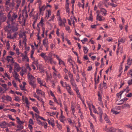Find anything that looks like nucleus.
I'll return each instance as SVG.
<instances>
[{
    "instance_id": "obj_1",
    "label": "nucleus",
    "mask_w": 132,
    "mask_h": 132,
    "mask_svg": "<svg viewBox=\"0 0 132 132\" xmlns=\"http://www.w3.org/2000/svg\"><path fill=\"white\" fill-rule=\"evenodd\" d=\"M21 14L17 11H13L11 13H8L7 23L11 24L15 23V22H18L21 20Z\"/></svg>"
},
{
    "instance_id": "obj_2",
    "label": "nucleus",
    "mask_w": 132,
    "mask_h": 132,
    "mask_svg": "<svg viewBox=\"0 0 132 132\" xmlns=\"http://www.w3.org/2000/svg\"><path fill=\"white\" fill-rule=\"evenodd\" d=\"M49 54L50 55V56H47L46 55L45 53L42 52L39 55V56L44 59L46 62L50 63L51 65H56V62L53 60L52 56L53 55L55 56L56 55L51 52H50Z\"/></svg>"
},
{
    "instance_id": "obj_3",
    "label": "nucleus",
    "mask_w": 132,
    "mask_h": 132,
    "mask_svg": "<svg viewBox=\"0 0 132 132\" xmlns=\"http://www.w3.org/2000/svg\"><path fill=\"white\" fill-rule=\"evenodd\" d=\"M8 25L6 26L4 28L6 32L12 33V32H15L18 30V25L17 23H14L13 24H11L10 23H7Z\"/></svg>"
},
{
    "instance_id": "obj_4",
    "label": "nucleus",
    "mask_w": 132,
    "mask_h": 132,
    "mask_svg": "<svg viewBox=\"0 0 132 132\" xmlns=\"http://www.w3.org/2000/svg\"><path fill=\"white\" fill-rule=\"evenodd\" d=\"M28 76L29 80L30 81L29 82H36V80L38 82H41V79L40 78H35L30 73H28Z\"/></svg>"
},
{
    "instance_id": "obj_5",
    "label": "nucleus",
    "mask_w": 132,
    "mask_h": 132,
    "mask_svg": "<svg viewBox=\"0 0 132 132\" xmlns=\"http://www.w3.org/2000/svg\"><path fill=\"white\" fill-rule=\"evenodd\" d=\"M9 6L10 9V10L8 13H11L13 12V11H17L18 9H16L15 6V3L14 2L12 1L11 3L9 4Z\"/></svg>"
},
{
    "instance_id": "obj_6",
    "label": "nucleus",
    "mask_w": 132,
    "mask_h": 132,
    "mask_svg": "<svg viewBox=\"0 0 132 132\" xmlns=\"http://www.w3.org/2000/svg\"><path fill=\"white\" fill-rule=\"evenodd\" d=\"M11 33L8 32L7 35V38L12 39H14V38L16 37L18 33L15 32L13 35H11Z\"/></svg>"
},
{
    "instance_id": "obj_7",
    "label": "nucleus",
    "mask_w": 132,
    "mask_h": 132,
    "mask_svg": "<svg viewBox=\"0 0 132 132\" xmlns=\"http://www.w3.org/2000/svg\"><path fill=\"white\" fill-rule=\"evenodd\" d=\"M33 60L34 62H32V64L31 65V66L34 70L35 69V66H36L37 68V70H38L39 67V64L37 62L38 60H37L36 61L35 60Z\"/></svg>"
},
{
    "instance_id": "obj_8",
    "label": "nucleus",
    "mask_w": 132,
    "mask_h": 132,
    "mask_svg": "<svg viewBox=\"0 0 132 132\" xmlns=\"http://www.w3.org/2000/svg\"><path fill=\"white\" fill-rule=\"evenodd\" d=\"M12 74L13 76L15 78V79L16 80V81L20 82V80L19 79V76L15 70H14L13 72H12Z\"/></svg>"
},
{
    "instance_id": "obj_9",
    "label": "nucleus",
    "mask_w": 132,
    "mask_h": 132,
    "mask_svg": "<svg viewBox=\"0 0 132 132\" xmlns=\"http://www.w3.org/2000/svg\"><path fill=\"white\" fill-rule=\"evenodd\" d=\"M6 17L3 14L0 13V25L2 22H4L6 19Z\"/></svg>"
},
{
    "instance_id": "obj_10",
    "label": "nucleus",
    "mask_w": 132,
    "mask_h": 132,
    "mask_svg": "<svg viewBox=\"0 0 132 132\" xmlns=\"http://www.w3.org/2000/svg\"><path fill=\"white\" fill-rule=\"evenodd\" d=\"M58 20L59 21V25L60 26H62L63 25H64L65 26V23L66 22V20L64 18L61 19V18L60 17Z\"/></svg>"
},
{
    "instance_id": "obj_11",
    "label": "nucleus",
    "mask_w": 132,
    "mask_h": 132,
    "mask_svg": "<svg viewBox=\"0 0 132 132\" xmlns=\"http://www.w3.org/2000/svg\"><path fill=\"white\" fill-rule=\"evenodd\" d=\"M105 130L106 132H116V129L112 127L108 128L106 127L105 128Z\"/></svg>"
},
{
    "instance_id": "obj_12",
    "label": "nucleus",
    "mask_w": 132,
    "mask_h": 132,
    "mask_svg": "<svg viewBox=\"0 0 132 132\" xmlns=\"http://www.w3.org/2000/svg\"><path fill=\"white\" fill-rule=\"evenodd\" d=\"M96 19L97 20L100 21H104L105 19V18L103 17L102 16L98 14L97 15Z\"/></svg>"
},
{
    "instance_id": "obj_13",
    "label": "nucleus",
    "mask_w": 132,
    "mask_h": 132,
    "mask_svg": "<svg viewBox=\"0 0 132 132\" xmlns=\"http://www.w3.org/2000/svg\"><path fill=\"white\" fill-rule=\"evenodd\" d=\"M14 69L15 71L16 70L18 72L20 71L21 68L19 64L16 63H15L14 64Z\"/></svg>"
},
{
    "instance_id": "obj_14",
    "label": "nucleus",
    "mask_w": 132,
    "mask_h": 132,
    "mask_svg": "<svg viewBox=\"0 0 132 132\" xmlns=\"http://www.w3.org/2000/svg\"><path fill=\"white\" fill-rule=\"evenodd\" d=\"M6 60L7 61L8 63L10 62L11 63H13V58L10 56H7L6 57Z\"/></svg>"
},
{
    "instance_id": "obj_15",
    "label": "nucleus",
    "mask_w": 132,
    "mask_h": 132,
    "mask_svg": "<svg viewBox=\"0 0 132 132\" xmlns=\"http://www.w3.org/2000/svg\"><path fill=\"white\" fill-rule=\"evenodd\" d=\"M44 20L43 18H42L39 23L38 24L37 26L39 28L40 27H43L44 25Z\"/></svg>"
},
{
    "instance_id": "obj_16",
    "label": "nucleus",
    "mask_w": 132,
    "mask_h": 132,
    "mask_svg": "<svg viewBox=\"0 0 132 132\" xmlns=\"http://www.w3.org/2000/svg\"><path fill=\"white\" fill-rule=\"evenodd\" d=\"M12 1L14 2H15L16 3L15 8L16 9H18L21 2V1L20 0H13Z\"/></svg>"
},
{
    "instance_id": "obj_17",
    "label": "nucleus",
    "mask_w": 132,
    "mask_h": 132,
    "mask_svg": "<svg viewBox=\"0 0 132 132\" xmlns=\"http://www.w3.org/2000/svg\"><path fill=\"white\" fill-rule=\"evenodd\" d=\"M26 67L25 69L24 70L25 71V72L26 73L28 72V73H30L29 72L31 70V68L29 67V64L28 63L26 64Z\"/></svg>"
},
{
    "instance_id": "obj_18",
    "label": "nucleus",
    "mask_w": 132,
    "mask_h": 132,
    "mask_svg": "<svg viewBox=\"0 0 132 132\" xmlns=\"http://www.w3.org/2000/svg\"><path fill=\"white\" fill-rule=\"evenodd\" d=\"M126 40V38L125 37H122L121 38L118 39V46L119 47V45L121 43H124Z\"/></svg>"
},
{
    "instance_id": "obj_19",
    "label": "nucleus",
    "mask_w": 132,
    "mask_h": 132,
    "mask_svg": "<svg viewBox=\"0 0 132 132\" xmlns=\"http://www.w3.org/2000/svg\"><path fill=\"white\" fill-rule=\"evenodd\" d=\"M128 89H129V87L128 86H127L126 87V89H123L122 91L120 92L119 93H118L117 94V95L118 96V97H119V96H120V98L121 97V95L126 90H128Z\"/></svg>"
},
{
    "instance_id": "obj_20",
    "label": "nucleus",
    "mask_w": 132,
    "mask_h": 132,
    "mask_svg": "<svg viewBox=\"0 0 132 132\" xmlns=\"http://www.w3.org/2000/svg\"><path fill=\"white\" fill-rule=\"evenodd\" d=\"M36 93L38 94H40L41 95L43 96V97H45V94L44 92L42 91L41 90L37 89L36 90Z\"/></svg>"
},
{
    "instance_id": "obj_21",
    "label": "nucleus",
    "mask_w": 132,
    "mask_h": 132,
    "mask_svg": "<svg viewBox=\"0 0 132 132\" xmlns=\"http://www.w3.org/2000/svg\"><path fill=\"white\" fill-rule=\"evenodd\" d=\"M107 86L106 83H101L99 85V88L101 89L103 87L106 88H107Z\"/></svg>"
},
{
    "instance_id": "obj_22",
    "label": "nucleus",
    "mask_w": 132,
    "mask_h": 132,
    "mask_svg": "<svg viewBox=\"0 0 132 132\" xmlns=\"http://www.w3.org/2000/svg\"><path fill=\"white\" fill-rule=\"evenodd\" d=\"M67 90L68 92L71 95H73V92L71 90V87L70 86H68L67 88Z\"/></svg>"
},
{
    "instance_id": "obj_23",
    "label": "nucleus",
    "mask_w": 132,
    "mask_h": 132,
    "mask_svg": "<svg viewBox=\"0 0 132 132\" xmlns=\"http://www.w3.org/2000/svg\"><path fill=\"white\" fill-rule=\"evenodd\" d=\"M3 77L5 80H7V79H10L9 76L6 73H4V75L3 76Z\"/></svg>"
},
{
    "instance_id": "obj_24",
    "label": "nucleus",
    "mask_w": 132,
    "mask_h": 132,
    "mask_svg": "<svg viewBox=\"0 0 132 132\" xmlns=\"http://www.w3.org/2000/svg\"><path fill=\"white\" fill-rule=\"evenodd\" d=\"M59 118L60 121L61 122L64 123V121L65 120V117L64 116H61L59 117Z\"/></svg>"
},
{
    "instance_id": "obj_25",
    "label": "nucleus",
    "mask_w": 132,
    "mask_h": 132,
    "mask_svg": "<svg viewBox=\"0 0 132 132\" xmlns=\"http://www.w3.org/2000/svg\"><path fill=\"white\" fill-rule=\"evenodd\" d=\"M22 61H26L28 62L29 59L27 55L24 56L22 58Z\"/></svg>"
},
{
    "instance_id": "obj_26",
    "label": "nucleus",
    "mask_w": 132,
    "mask_h": 132,
    "mask_svg": "<svg viewBox=\"0 0 132 132\" xmlns=\"http://www.w3.org/2000/svg\"><path fill=\"white\" fill-rule=\"evenodd\" d=\"M35 51V49H32L31 52V54L30 55V57L31 59L32 60H35V58L33 57V55L34 54V52Z\"/></svg>"
},
{
    "instance_id": "obj_27",
    "label": "nucleus",
    "mask_w": 132,
    "mask_h": 132,
    "mask_svg": "<svg viewBox=\"0 0 132 132\" xmlns=\"http://www.w3.org/2000/svg\"><path fill=\"white\" fill-rule=\"evenodd\" d=\"M100 12H102L103 13L102 14H104V15L105 16L106 13L107 11L105 9L102 8L101 9Z\"/></svg>"
},
{
    "instance_id": "obj_28",
    "label": "nucleus",
    "mask_w": 132,
    "mask_h": 132,
    "mask_svg": "<svg viewBox=\"0 0 132 132\" xmlns=\"http://www.w3.org/2000/svg\"><path fill=\"white\" fill-rule=\"evenodd\" d=\"M23 85L21 84L20 85V86L21 88V89L23 90H25V86L26 84V83H23Z\"/></svg>"
},
{
    "instance_id": "obj_29",
    "label": "nucleus",
    "mask_w": 132,
    "mask_h": 132,
    "mask_svg": "<svg viewBox=\"0 0 132 132\" xmlns=\"http://www.w3.org/2000/svg\"><path fill=\"white\" fill-rule=\"evenodd\" d=\"M34 96L38 100L40 101L43 104H44V102L43 101V99L42 98L40 97L39 96L37 95H35V96Z\"/></svg>"
},
{
    "instance_id": "obj_30",
    "label": "nucleus",
    "mask_w": 132,
    "mask_h": 132,
    "mask_svg": "<svg viewBox=\"0 0 132 132\" xmlns=\"http://www.w3.org/2000/svg\"><path fill=\"white\" fill-rule=\"evenodd\" d=\"M58 60L59 61V65H65V63L61 59H60Z\"/></svg>"
},
{
    "instance_id": "obj_31",
    "label": "nucleus",
    "mask_w": 132,
    "mask_h": 132,
    "mask_svg": "<svg viewBox=\"0 0 132 132\" xmlns=\"http://www.w3.org/2000/svg\"><path fill=\"white\" fill-rule=\"evenodd\" d=\"M47 121L48 122V123L50 125L52 126L53 127L54 126V121L53 120H52L51 121H50V120L49 119H48Z\"/></svg>"
},
{
    "instance_id": "obj_32",
    "label": "nucleus",
    "mask_w": 132,
    "mask_h": 132,
    "mask_svg": "<svg viewBox=\"0 0 132 132\" xmlns=\"http://www.w3.org/2000/svg\"><path fill=\"white\" fill-rule=\"evenodd\" d=\"M5 100L11 102L12 100V98L11 97L8 95H7L6 96V98L5 99Z\"/></svg>"
},
{
    "instance_id": "obj_33",
    "label": "nucleus",
    "mask_w": 132,
    "mask_h": 132,
    "mask_svg": "<svg viewBox=\"0 0 132 132\" xmlns=\"http://www.w3.org/2000/svg\"><path fill=\"white\" fill-rule=\"evenodd\" d=\"M71 110L72 111V112L71 113V114L74 115V113L75 112V108L73 105L72 104L71 105Z\"/></svg>"
},
{
    "instance_id": "obj_34",
    "label": "nucleus",
    "mask_w": 132,
    "mask_h": 132,
    "mask_svg": "<svg viewBox=\"0 0 132 132\" xmlns=\"http://www.w3.org/2000/svg\"><path fill=\"white\" fill-rule=\"evenodd\" d=\"M48 44V41L46 39H44L43 41V45L45 47H46Z\"/></svg>"
},
{
    "instance_id": "obj_35",
    "label": "nucleus",
    "mask_w": 132,
    "mask_h": 132,
    "mask_svg": "<svg viewBox=\"0 0 132 132\" xmlns=\"http://www.w3.org/2000/svg\"><path fill=\"white\" fill-rule=\"evenodd\" d=\"M6 122L4 121L1 123V128H4L5 127L6 125Z\"/></svg>"
},
{
    "instance_id": "obj_36",
    "label": "nucleus",
    "mask_w": 132,
    "mask_h": 132,
    "mask_svg": "<svg viewBox=\"0 0 132 132\" xmlns=\"http://www.w3.org/2000/svg\"><path fill=\"white\" fill-rule=\"evenodd\" d=\"M37 123L39 125L41 126H43V123L40 120L37 119Z\"/></svg>"
},
{
    "instance_id": "obj_37",
    "label": "nucleus",
    "mask_w": 132,
    "mask_h": 132,
    "mask_svg": "<svg viewBox=\"0 0 132 132\" xmlns=\"http://www.w3.org/2000/svg\"><path fill=\"white\" fill-rule=\"evenodd\" d=\"M98 111L99 112V114L100 116V115H102L103 114V113L102 111V110L101 108L100 107H98Z\"/></svg>"
},
{
    "instance_id": "obj_38",
    "label": "nucleus",
    "mask_w": 132,
    "mask_h": 132,
    "mask_svg": "<svg viewBox=\"0 0 132 132\" xmlns=\"http://www.w3.org/2000/svg\"><path fill=\"white\" fill-rule=\"evenodd\" d=\"M61 84L63 87H66L67 89L68 86H70L69 84H67L66 83H61Z\"/></svg>"
},
{
    "instance_id": "obj_39",
    "label": "nucleus",
    "mask_w": 132,
    "mask_h": 132,
    "mask_svg": "<svg viewBox=\"0 0 132 132\" xmlns=\"http://www.w3.org/2000/svg\"><path fill=\"white\" fill-rule=\"evenodd\" d=\"M84 53L85 54H86L87 53L88 51V49L85 46H84Z\"/></svg>"
},
{
    "instance_id": "obj_40",
    "label": "nucleus",
    "mask_w": 132,
    "mask_h": 132,
    "mask_svg": "<svg viewBox=\"0 0 132 132\" xmlns=\"http://www.w3.org/2000/svg\"><path fill=\"white\" fill-rule=\"evenodd\" d=\"M32 108L33 110L35 112H36L37 113H39V111H38V110L37 107H35L34 106H33V107H32Z\"/></svg>"
},
{
    "instance_id": "obj_41",
    "label": "nucleus",
    "mask_w": 132,
    "mask_h": 132,
    "mask_svg": "<svg viewBox=\"0 0 132 132\" xmlns=\"http://www.w3.org/2000/svg\"><path fill=\"white\" fill-rule=\"evenodd\" d=\"M53 76H57L59 75V73L56 70L54 71L53 72Z\"/></svg>"
},
{
    "instance_id": "obj_42",
    "label": "nucleus",
    "mask_w": 132,
    "mask_h": 132,
    "mask_svg": "<svg viewBox=\"0 0 132 132\" xmlns=\"http://www.w3.org/2000/svg\"><path fill=\"white\" fill-rule=\"evenodd\" d=\"M74 90L76 91V92L77 93V95L78 96V97H80V94L79 92L78 89H74Z\"/></svg>"
},
{
    "instance_id": "obj_43",
    "label": "nucleus",
    "mask_w": 132,
    "mask_h": 132,
    "mask_svg": "<svg viewBox=\"0 0 132 132\" xmlns=\"http://www.w3.org/2000/svg\"><path fill=\"white\" fill-rule=\"evenodd\" d=\"M122 107L123 108L127 107L129 108H130V106L128 104H125L123 105Z\"/></svg>"
},
{
    "instance_id": "obj_44",
    "label": "nucleus",
    "mask_w": 132,
    "mask_h": 132,
    "mask_svg": "<svg viewBox=\"0 0 132 132\" xmlns=\"http://www.w3.org/2000/svg\"><path fill=\"white\" fill-rule=\"evenodd\" d=\"M72 84L73 86V88L74 89H74H78V88L77 87V85L75 83H72Z\"/></svg>"
},
{
    "instance_id": "obj_45",
    "label": "nucleus",
    "mask_w": 132,
    "mask_h": 132,
    "mask_svg": "<svg viewBox=\"0 0 132 132\" xmlns=\"http://www.w3.org/2000/svg\"><path fill=\"white\" fill-rule=\"evenodd\" d=\"M111 112H112L113 114H118L120 112H118L117 111H116L114 110L113 109H112L111 110Z\"/></svg>"
},
{
    "instance_id": "obj_46",
    "label": "nucleus",
    "mask_w": 132,
    "mask_h": 132,
    "mask_svg": "<svg viewBox=\"0 0 132 132\" xmlns=\"http://www.w3.org/2000/svg\"><path fill=\"white\" fill-rule=\"evenodd\" d=\"M38 69L39 70V71L40 72L44 73V70L43 68L41 67L39 64V67Z\"/></svg>"
},
{
    "instance_id": "obj_47",
    "label": "nucleus",
    "mask_w": 132,
    "mask_h": 132,
    "mask_svg": "<svg viewBox=\"0 0 132 132\" xmlns=\"http://www.w3.org/2000/svg\"><path fill=\"white\" fill-rule=\"evenodd\" d=\"M74 20H75L76 21L77 19H76L74 17L73 18L71 19V20L72 21V24L74 26H75V22L74 21Z\"/></svg>"
},
{
    "instance_id": "obj_48",
    "label": "nucleus",
    "mask_w": 132,
    "mask_h": 132,
    "mask_svg": "<svg viewBox=\"0 0 132 132\" xmlns=\"http://www.w3.org/2000/svg\"><path fill=\"white\" fill-rule=\"evenodd\" d=\"M58 102L59 103V104L60 105V107L61 108L62 106V101L60 98H59L58 99Z\"/></svg>"
},
{
    "instance_id": "obj_49",
    "label": "nucleus",
    "mask_w": 132,
    "mask_h": 132,
    "mask_svg": "<svg viewBox=\"0 0 132 132\" xmlns=\"http://www.w3.org/2000/svg\"><path fill=\"white\" fill-rule=\"evenodd\" d=\"M9 126H15V125L14 124V122H9Z\"/></svg>"
},
{
    "instance_id": "obj_50",
    "label": "nucleus",
    "mask_w": 132,
    "mask_h": 132,
    "mask_svg": "<svg viewBox=\"0 0 132 132\" xmlns=\"http://www.w3.org/2000/svg\"><path fill=\"white\" fill-rule=\"evenodd\" d=\"M51 12L50 11H48L47 14L46 15V16L47 17V18H48L51 15Z\"/></svg>"
},
{
    "instance_id": "obj_51",
    "label": "nucleus",
    "mask_w": 132,
    "mask_h": 132,
    "mask_svg": "<svg viewBox=\"0 0 132 132\" xmlns=\"http://www.w3.org/2000/svg\"><path fill=\"white\" fill-rule=\"evenodd\" d=\"M16 127L17 128H18L19 129H22L23 128V127L21 125H18Z\"/></svg>"
},
{
    "instance_id": "obj_52",
    "label": "nucleus",
    "mask_w": 132,
    "mask_h": 132,
    "mask_svg": "<svg viewBox=\"0 0 132 132\" xmlns=\"http://www.w3.org/2000/svg\"><path fill=\"white\" fill-rule=\"evenodd\" d=\"M37 18H37V16H36V17H34V21L33 22V23H32V25L33 26L34 24H35V23L36 22V21H37Z\"/></svg>"
},
{
    "instance_id": "obj_53",
    "label": "nucleus",
    "mask_w": 132,
    "mask_h": 132,
    "mask_svg": "<svg viewBox=\"0 0 132 132\" xmlns=\"http://www.w3.org/2000/svg\"><path fill=\"white\" fill-rule=\"evenodd\" d=\"M53 99L54 102L58 104H59V103L58 102V101L57 100V99L55 96L54 97H53Z\"/></svg>"
},
{
    "instance_id": "obj_54",
    "label": "nucleus",
    "mask_w": 132,
    "mask_h": 132,
    "mask_svg": "<svg viewBox=\"0 0 132 132\" xmlns=\"http://www.w3.org/2000/svg\"><path fill=\"white\" fill-rule=\"evenodd\" d=\"M16 54L18 55L20 54L18 48H16L15 49Z\"/></svg>"
},
{
    "instance_id": "obj_55",
    "label": "nucleus",
    "mask_w": 132,
    "mask_h": 132,
    "mask_svg": "<svg viewBox=\"0 0 132 132\" xmlns=\"http://www.w3.org/2000/svg\"><path fill=\"white\" fill-rule=\"evenodd\" d=\"M30 85L32 86L34 88H35L36 87V85L35 83H29Z\"/></svg>"
},
{
    "instance_id": "obj_56",
    "label": "nucleus",
    "mask_w": 132,
    "mask_h": 132,
    "mask_svg": "<svg viewBox=\"0 0 132 132\" xmlns=\"http://www.w3.org/2000/svg\"><path fill=\"white\" fill-rule=\"evenodd\" d=\"M9 54L11 56L15 55V53L13 52L12 51H10L9 52Z\"/></svg>"
},
{
    "instance_id": "obj_57",
    "label": "nucleus",
    "mask_w": 132,
    "mask_h": 132,
    "mask_svg": "<svg viewBox=\"0 0 132 132\" xmlns=\"http://www.w3.org/2000/svg\"><path fill=\"white\" fill-rule=\"evenodd\" d=\"M128 75L129 76H130L132 75V70H130L128 73Z\"/></svg>"
},
{
    "instance_id": "obj_58",
    "label": "nucleus",
    "mask_w": 132,
    "mask_h": 132,
    "mask_svg": "<svg viewBox=\"0 0 132 132\" xmlns=\"http://www.w3.org/2000/svg\"><path fill=\"white\" fill-rule=\"evenodd\" d=\"M87 40V39L86 38H85L83 40H81V41L83 44H84L85 42Z\"/></svg>"
},
{
    "instance_id": "obj_59",
    "label": "nucleus",
    "mask_w": 132,
    "mask_h": 132,
    "mask_svg": "<svg viewBox=\"0 0 132 132\" xmlns=\"http://www.w3.org/2000/svg\"><path fill=\"white\" fill-rule=\"evenodd\" d=\"M128 99L127 98H123L121 100H120V102H124L127 101L128 100Z\"/></svg>"
},
{
    "instance_id": "obj_60",
    "label": "nucleus",
    "mask_w": 132,
    "mask_h": 132,
    "mask_svg": "<svg viewBox=\"0 0 132 132\" xmlns=\"http://www.w3.org/2000/svg\"><path fill=\"white\" fill-rule=\"evenodd\" d=\"M93 16L92 15V14L91 13H90V15L89 17V19H88V20H89L90 21H92L93 20Z\"/></svg>"
},
{
    "instance_id": "obj_61",
    "label": "nucleus",
    "mask_w": 132,
    "mask_h": 132,
    "mask_svg": "<svg viewBox=\"0 0 132 132\" xmlns=\"http://www.w3.org/2000/svg\"><path fill=\"white\" fill-rule=\"evenodd\" d=\"M45 9V7L44 6H43L40 9V11L41 12L42 11L44 10Z\"/></svg>"
},
{
    "instance_id": "obj_62",
    "label": "nucleus",
    "mask_w": 132,
    "mask_h": 132,
    "mask_svg": "<svg viewBox=\"0 0 132 132\" xmlns=\"http://www.w3.org/2000/svg\"><path fill=\"white\" fill-rule=\"evenodd\" d=\"M29 123L30 124L33 125L34 124L33 120L31 119H29Z\"/></svg>"
},
{
    "instance_id": "obj_63",
    "label": "nucleus",
    "mask_w": 132,
    "mask_h": 132,
    "mask_svg": "<svg viewBox=\"0 0 132 132\" xmlns=\"http://www.w3.org/2000/svg\"><path fill=\"white\" fill-rule=\"evenodd\" d=\"M25 73L26 72H25V71L24 70L23 71V69H22V70L20 72V74L21 76H23V74Z\"/></svg>"
},
{
    "instance_id": "obj_64",
    "label": "nucleus",
    "mask_w": 132,
    "mask_h": 132,
    "mask_svg": "<svg viewBox=\"0 0 132 132\" xmlns=\"http://www.w3.org/2000/svg\"><path fill=\"white\" fill-rule=\"evenodd\" d=\"M127 64L129 65H130L131 64V62H130V59L129 58H128L127 60Z\"/></svg>"
}]
</instances>
